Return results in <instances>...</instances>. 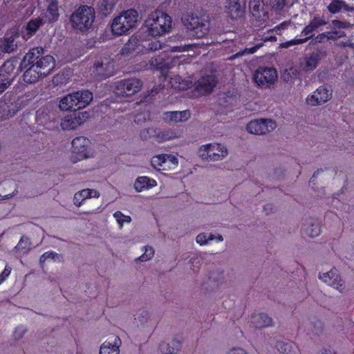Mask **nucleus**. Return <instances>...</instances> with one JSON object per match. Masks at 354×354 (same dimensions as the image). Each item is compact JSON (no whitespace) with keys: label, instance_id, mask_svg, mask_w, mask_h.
Returning a JSON list of instances; mask_svg holds the SVG:
<instances>
[{"label":"nucleus","instance_id":"1","mask_svg":"<svg viewBox=\"0 0 354 354\" xmlns=\"http://www.w3.org/2000/svg\"><path fill=\"white\" fill-rule=\"evenodd\" d=\"M43 48H32L24 56L21 63V67L26 68L32 64L44 77L48 75L54 68L55 59L50 55H43Z\"/></svg>","mask_w":354,"mask_h":354},{"label":"nucleus","instance_id":"2","mask_svg":"<svg viewBox=\"0 0 354 354\" xmlns=\"http://www.w3.org/2000/svg\"><path fill=\"white\" fill-rule=\"evenodd\" d=\"M171 22L169 15L160 10H155L149 15L145 25L149 35L156 37L168 32L171 28Z\"/></svg>","mask_w":354,"mask_h":354},{"label":"nucleus","instance_id":"3","mask_svg":"<svg viewBox=\"0 0 354 354\" xmlns=\"http://www.w3.org/2000/svg\"><path fill=\"white\" fill-rule=\"evenodd\" d=\"M95 19L94 8L88 6H82L72 13L70 21L74 29L84 32L92 27Z\"/></svg>","mask_w":354,"mask_h":354},{"label":"nucleus","instance_id":"4","mask_svg":"<svg viewBox=\"0 0 354 354\" xmlns=\"http://www.w3.org/2000/svg\"><path fill=\"white\" fill-rule=\"evenodd\" d=\"M138 13L134 9H129L120 12L111 23V28L114 35L120 36L127 33L135 27L138 21Z\"/></svg>","mask_w":354,"mask_h":354},{"label":"nucleus","instance_id":"5","mask_svg":"<svg viewBox=\"0 0 354 354\" xmlns=\"http://www.w3.org/2000/svg\"><path fill=\"white\" fill-rule=\"evenodd\" d=\"M199 157L207 161H218L225 158L228 151L225 145L212 142L202 145L198 150Z\"/></svg>","mask_w":354,"mask_h":354},{"label":"nucleus","instance_id":"6","mask_svg":"<svg viewBox=\"0 0 354 354\" xmlns=\"http://www.w3.org/2000/svg\"><path fill=\"white\" fill-rule=\"evenodd\" d=\"M185 26L192 37L201 38L208 32L209 24L205 17L192 15L186 19Z\"/></svg>","mask_w":354,"mask_h":354},{"label":"nucleus","instance_id":"7","mask_svg":"<svg viewBox=\"0 0 354 354\" xmlns=\"http://www.w3.org/2000/svg\"><path fill=\"white\" fill-rule=\"evenodd\" d=\"M218 83L217 77L214 74L201 76L194 82V95L196 97L209 95Z\"/></svg>","mask_w":354,"mask_h":354},{"label":"nucleus","instance_id":"8","mask_svg":"<svg viewBox=\"0 0 354 354\" xmlns=\"http://www.w3.org/2000/svg\"><path fill=\"white\" fill-rule=\"evenodd\" d=\"M142 82L139 79H127L118 82L115 88V93L122 97L131 96L140 91Z\"/></svg>","mask_w":354,"mask_h":354},{"label":"nucleus","instance_id":"9","mask_svg":"<svg viewBox=\"0 0 354 354\" xmlns=\"http://www.w3.org/2000/svg\"><path fill=\"white\" fill-rule=\"evenodd\" d=\"M318 278L323 283L337 290L340 292H343L346 289L345 282L335 268H333L327 272H319Z\"/></svg>","mask_w":354,"mask_h":354},{"label":"nucleus","instance_id":"10","mask_svg":"<svg viewBox=\"0 0 354 354\" xmlns=\"http://www.w3.org/2000/svg\"><path fill=\"white\" fill-rule=\"evenodd\" d=\"M250 9L254 17V26L263 28L268 25V14L264 9L262 0H250Z\"/></svg>","mask_w":354,"mask_h":354},{"label":"nucleus","instance_id":"11","mask_svg":"<svg viewBox=\"0 0 354 354\" xmlns=\"http://www.w3.org/2000/svg\"><path fill=\"white\" fill-rule=\"evenodd\" d=\"M253 79L261 86L270 87L277 79V72L273 68L260 67L254 73Z\"/></svg>","mask_w":354,"mask_h":354},{"label":"nucleus","instance_id":"12","mask_svg":"<svg viewBox=\"0 0 354 354\" xmlns=\"http://www.w3.org/2000/svg\"><path fill=\"white\" fill-rule=\"evenodd\" d=\"M277 127L276 122L271 119H257L247 124L249 133L255 135H263L272 131Z\"/></svg>","mask_w":354,"mask_h":354},{"label":"nucleus","instance_id":"13","mask_svg":"<svg viewBox=\"0 0 354 354\" xmlns=\"http://www.w3.org/2000/svg\"><path fill=\"white\" fill-rule=\"evenodd\" d=\"M327 24V21L319 15H315L309 21L308 24L301 31V35L307 36L304 39H295L291 43L292 44H300L307 41L309 39L312 38L313 35L312 33L318 30L321 26Z\"/></svg>","mask_w":354,"mask_h":354},{"label":"nucleus","instance_id":"14","mask_svg":"<svg viewBox=\"0 0 354 354\" xmlns=\"http://www.w3.org/2000/svg\"><path fill=\"white\" fill-rule=\"evenodd\" d=\"M332 97V92L326 86L317 88L312 94L308 95L306 99V103L312 106H318L328 102Z\"/></svg>","mask_w":354,"mask_h":354},{"label":"nucleus","instance_id":"15","mask_svg":"<svg viewBox=\"0 0 354 354\" xmlns=\"http://www.w3.org/2000/svg\"><path fill=\"white\" fill-rule=\"evenodd\" d=\"M89 147L90 140L84 136L77 137L72 141L73 153L76 154L77 160L90 157Z\"/></svg>","mask_w":354,"mask_h":354},{"label":"nucleus","instance_id":"16","mask_svg":"<svg viewBox=\"0 0 354 354\" xmlns=\"http://www.w3.org/2000/svg\"><path fill=\"white\" fill-rule=\"evenodd\" d=\"M93 73L97 77L106 78L114 73V63L110 57H104L95 64Z\"/></svg>","mask_w":354,"mask_h":354},{"label":"nucleus","instance_id":"17","mask_svg":"<svg viewBox=\"0 0 354 354\" xmlns=\"http://www.w3.org/2000/svg\"><path fill=\"white\" fill-rule=\"evenodd\" d=\"M225 8L231 19H238L244 15L245 1V0H227Z\"/></svg>","mask_w":354,"mask_h":354},{"label":"nucleus","instance_id":"18","mask_svg":"<svg viewBox=\"0 0 354 354\" xmlns=\"http://www.w3.org/2000/svg\"><path fill=\"white\" fill-rule=\"evenodd\" d=\"M122 341L118 336H113L105 341L100 348V354H120Z\"/></svg>","mask_w":354,"mask_h":354},{"label":"nucleus","instance_id":"19","mask_svg":"<svg viewBox=\"0 0 354 354\" xmlns=\"http://www.w3.org/2000/svg\"><path fill=\"white\" fill-rule=\"evenodd\" d=\"M302 230L310 237H317L321 234V225L317 219L306 218L304 220Z\"/></svg>","mask_w":354,"mask_h":354},{"label":"nucleus","instance_id":"20","mask_svg":"<svg viewBox=\"0 0 354 354\" xmlns=\"http://www.w3.org/2000/svg\"><path fill=\"white\" fill-rule=\"evenodd\" d=\"M71 95L76 110L84 108L93 100V93L87 90L73 93Z\"/></svg>","mask_w":354,"mask_h":354},{"label":"nucleus","instance_id":"21","mask_svg":"<svg viewBox=\"0 0 354 354\" xmlns=\"http://www.w3.org/2000/svg\"><path fill=\"white\" fill-rule=\"evenodd\" d=\"M321 60L319 53H311L307 55L300 63V69L308 72L314 71Z\"/></svg>","mask_w":354,"mask_h":354},{"label":"nucleus","instance_id":"22","mask_svg":"<svg viewBox=\"0 0 354 354\" xmlns=\"http://www.w3.org/2000/svg\"><path fill=\"white\" fill-rule=\"evenodd\" d=\"M100 192L94 189H82L75 194L73 197V203L77 207H80L84 201L91 198H99Z\"/></svg>","mask_w":354,"mask_h":354},{"label":"nucleus","instance_id":"23","mask_svg":"<svg viewBox=\"0 0 354 354\" xmlns=\"http://www.w3.org/2000/svg\"><path fill=\"white\" fill-rule=\"evenodd\" d=\"M250 323L257 328L270 327L273 325L272 319L263 313L252 315Z\"/></svg>","mask_w":354,"mask_h":354},{"label":"nucleus","instance_id":"24","mask_svg":"<svg viewBox=\"0 0 354 354\" xmlns=\"http://www.w3.org/2000/svg\"><path fill=\"white\" fill-rule=\"evenodd\" d=\"M191 117L189 110L183 111H170L164 113V120L167 122H180L187 121Z\"/></svg>","mask_w":354,"mask_h":354},{"label":"nucleus","instance_id":"25","mask_svg":"<svg viewBox=\"0 0 354 354\" xmlns=\"http://www.w3.org/2000/svg\"><path fill=\"white\" fill-rule=\"evenodd\" d=\"M327 9L331 14H337L342 11H354V7L348 6L344 0H331L327 6Z\"/></svg>","mask_w":354,"mask_h":354},{"label":"nucleus","instance_id":"26","mask_svg":"<svg viewBox=\"0 0 354 354\" xmlns=\"http://www.w3.org/2000/svg\"><path fill=\"white\" fill-rule=\"evenodd\" d=\"M181 342L174 338L170 342H162L159 346L161 354H176L180 350Z\"/></svg>","mask_w":354,"mask_h":354},{"label":"nucleus","instance_id":"27","mask_svg":"<svg viewBox=\"0 0 354 354\" xmlns=\"http://www.w3.org/2000/svg\"><path fill=\"white\" fill-rule=\"evenodd\" d=\"M157 183L154 179L147 176L138 177L134 183V188L138 192H141L145 189H149L156 186Z\"/></svg>","mask_w":354,"mask_h":354},{"label":"nucleus","instance_id":"28","mask_svg":"<svg viewBox=\"0 0 354 354\" xmlns=\"http://www.w3.org/2000/svg\"><path fill=\"white\" fill-rule=\"evenodd\" d=\"M59 17L57 0H48L46 18L50 23L56 21Z\"/></svg>","mask_w":354,"mask_h":354},{"label":"nucleus","instance_id":"29","mask_svg":"<svg viewBox=\"0 0 354 354\" xmlns=\"http://www.w3.org/2000/svg\"><path fill=\"white\" fill-rule=\"evenodd\" d=\"M27 69L24 73L23 78L24 81L32 84L36 82L40 77H44L43 75L40 74L39 71L35 68V67L30 64L28 67H26Z\"/></svg>","mask_w":354,"mask_h":354},{"label":"nucleus","instance_id":"30","mask_svg":"<svg viewBox=\"0 0 354 354\" xmlns=\"http://www.w3.org/2000/svg\"><path fill=\"white\" fill-rule=\"evenodd\" d=\"M137 50H140L139 39L137 37H131L122 48L121 54L123 55H129Z\"/></svg>","mask_w":354,"mask_h":354},{"label":"nucleus","instance_id":"31","mask_svg":"<svg viewBox=\"0 0 354 354\" xmlns=\"http://www.w3.org/2000/svg\"><path fill=\"white\" fill-rule=\"evenodd\" d=\"M15 70V66L12 62L8 61L6 62L1 67H0V76L3 79H10V82L14 80L13 72Z\"/></svg>","mask_w":354,"mask_h":354},{"label":"nucleus","instance_id":"32","mask_svg":"<svg viewBox=\"0 0 354 354\" xmlns=\"http://www.w3.org/2000/svg\"><path fill=\"white\" fill-rule=\"evenodd\" d=\"M44 23V17L39 16L35 19H31L27 24L26 30L28 34L32 35L35 33L39 28Z\"/></svg>","mask_w":354,"mask_h":354},{"label":"nucleus","instance_id":"33","mask_svg":"<svg viewBox=\"0 0 354 354\" xmlns=\"http://www.w3.org/2000/svg\"><path fill=\"white\" fill-rule=\"evenodd\" d=\"M62 111H75V104L73 100L71 93L63 97L59 102V105Z\"/></svg>","mask_w":354,"mask_h":354},{"label":"nucleus","instance_id":"34","mask_svg":"<svg viewBox=\"0 0 354 354\" xmlns=\"http://www.w3.org/2000/svg\"><path fill=\"white\" fill-rule=\"evenodd\" d=\"M151 166L158 170H165L167 167L165 154L153 156L151 160ZM169 167V165H167Z\"/></svg>","mask_w":354,"mask_h":354},{"label":"nucleus","instance_id":"35","mask_svg":"<svg viewBox=\"0 0 354 354\" xmlns=\"http://www.w3.org/2000/svg\"><path fill=\"white\" fill-rule=\"evenodd\" d=\"M180 136V133L179 132L173 130L164 131L157 135V138L160 142L178 138Z\"/></svg>","mask_w":354,"mask_h":354},{"label":"nucleus","instance_id":"36","mask_svg":"<svg viewBox=\"0 0 354 354\" xmlns=\"http://www.w3.org/2000/svg\"><path fill=\"white\" fill-rule=\"evenodd\" d=\"M61 127L64 130L75 129L78 125L74 116L68 115L65 117L61 122Z\"/></svg>","mask_w":354,"mask_h":354},{"label":"nucleus","instance_id":"37","mask_svg":"<svg viewBox=\"0 0 354 354\" xmlns=\"http://www.w3.org/2000/svg\"><path fill=\"white\" fill-rule=\"evenodd\" d=\"M1 49L6 53H10L13 51L16 47L14 44V39L12 37L4 38L0 44Z\"/></svg>","mask_w":354,"mask_h":354},{"label":"nucleus","instance_id":"38","mask_svg":"<svg viewBox=\"0 0 354 354\" xmlns=\"http://www.w3.org/2000/svg\"><path fill=\"white\" fill-rule=\"evenodd\" d=\"M144 253L136 259V261H139L141 262H145L150 259H151L155 253V250L151 246H145L143 248Z\"/></svg>","mask_w":354,"mask_h":354},{"label":"nucleus","instance_id":"39","mask_svg":"<svg viewBox=\"0 0 354 354\" xmlns=\"http://www.w3.org/2000/svg\"><path fill=\"white\" fill-rule=\"evenodd\" d=\"M30 248V242L26 237H21L15 249L22 254L27 253Z\"/></svg>","mask_w":354,"mask_h":354},{"label":"nucleus","instance_id":"40","mask_svg":"<svg viewBox=\"0 0 354 354\" xmlns=\"http://www.w3.org/2000/svg\"><path fill=\"white\" fill-rule=\"evenodd\" d=\"M293 344L290 342L278 341L276 343V348L281 353L286 354L290 352Z\"/></svg>","mask_w":354,"mask_h":354},{"label":"nucleus","instance_id":"41","mask_svg":"<svg viewBox=\"0 0 354 354\" xmlns=\"http://www.w3.org/2000/svg\"><path fill=\"white\" fill-rule=\"evenodd\" d=\"M113 217L120 225V228L123 227L124 223H129L131 221L129 216L124 215L120 211L115 212L113 214Z\"/></svg>","mask_w":354,"mask_h":354},{"label":"nucleus","instance_id":"42","mask_svg":"<svg viewBox=\"0 0 354 354\" xmlns=\"http://www.w3.org/2000/svg\"><path fill=\"white\" fill-rule=\"evenodd\" d=\"M61 256L53 251H48L44 253L39 259V263L42 265L46 260L52 259L53 261H60Z\"/></svg>","mask_w":354,"mask_h":354},{"label":"nucleus","instance_id":"43","mask_svg":"<svg viewBox=\"0 0 354 354\" xmlns=\"http://www.w3.org/2000/svg\"><path fill=\"white\" fill-rule=\"evenodd\" d=\"M113 0H102L100 3V10L104 15H107L111 13L114 8Z\"/></svg>","mask_w":354,"mask_h":354},{"label":"nucleus","instance_id":"44","mask_svg":"<svg viewBox=\"0 0 354 354\" xmlns=\"http://www.w3.org/2000/svg\"><path fill=\"white\" fill-rule=\"evenodd\" d=\"M16 113V111H13L12 113L10 110L8 109V106L7 104H4L0 106V118L2 120H6L10 117H12Z\"/></svg>","mask_w":354,"mask_h":354},{"label":"nucleus","instance_id":"45","mask_svg":"<svg viewBox=\"0 0 354 354\" xmlns=\"http://www.w3.org/2000/svg\"><path fill=\"white\" fill-rule=\"evenodd\" d=\"M326 37L328 40L335 41L341 37H343L346 35L344 31L340 30H331L328 32H326Z\"/></svg>","mask_w":354,"mask_h":354},{"label":"nucleus","instance_id":"46","mask_svg":"<svg viewBox=\"0 0 354 354\" xmlns=\"http://www.w3.org/2000/svg\"><path fill=\"white\" fill-rule=\"evenodd\" d=\"M286 3V0H268V4L274 10H281Z\"/></svg>","mask_w":354,"mask_h":354},{"label":"nucleus","instance_id":"47","mask_svg":"<svg viewBox=\"0 0 354 354\" xmlns=\"http://www.w3.org/2000/svg\"><path fill=\"white\" fill-rule=\"evenodd\" d=\"M73 116L75 121L77 122V125L80 126L84 123L90 118V114L87 111H83L75 114Z\"/></svg>","mask_w":354,"mask_h":354},{"label":"nucleus","instance_id":"48","mask_svg":"<svg viewBox=\"0 0 354 354\" xmlns=\"http://www.w3.org/2000/svg\"><path fill=\"white\" fill-rule=\"evenodd\" d=\"M259 48V46H254V47H252V48H245L244 50H241L239 52H238L237 53L233 55L232 56H231L230 57V59L232 60L236 57H239L241 56H243L246 54H252L254 53L257 48Z\"/></svg>","mask_w":354,"mask_h":354},{"label":"nucleus","instance_id":"49","mask_svg":"<svg viewBox=\"0 0 354 354\" xmlns=\"http://www.w3.org/2000/svg\"><path fill=\"white\" fill-rule=\"evenodd\" d=\"M331 24L334 28L346 29L350 28L351 26V24L349 22L337 19L333 20Z\"/></svg>","mask_w":354,"mask_h":354},{"label":"nucleus","instance_id":"50","mask_svg":"<svg viewBox=\"0 0 354 354\" xmlns=\"http://www.w3.org/2000/svg\"><path fill=\"white\" fill-rule=\"evenodd\" d=\"M150 64L156 68H162L164 67V59L160 56L157 57H152L150 61Z\"/></svg>","mask_w":354,"mask_h":354},{"label":"nucleus","instance_id":"51","mask_svg":"<svg viewBox=\"0 0 354 354\" xmlns=\"http://www.w3.org/2000/svg\"><path fill=\"white\" fill-rule=\"evenodd\" d=\"M326 41H328V39L326 37V33L323 32V33L317 35L316 37L313 38V39L310 44L312 45H315L317 44L324 43Z\"/></svg>","mask_w":354,"mask_h":354},{"label":"nucleus","instance_id":"52","mask_svg":"<svg viewBox=\"0 0 354 354\" xmlns=\"http://www.w3.org/2000/svg\"><path fill=\"white\" fill-rule=\"evenodd\" d=\"M163 45L158 40H153L149 43L147 48L150 50L163 49Z\"/></svg>","mask_w":354,"mask_h":354},{"label":"nucleus","instance_id":"53","mask_svg":"<svg viewBox=\"0 0 354 354\" xmlns=\"http://www.w3.org/2000/svg\"><path fill=\"white\" fill-rule=\"evenodd\" d=\"M196 241L201 245L208 244V237L207 233H201L197 235L196 238Z\"/></svg>","mask_w":354,"mask_h":354},{"label":"nucleus","instance_id":"54","mask_svg":"<svg viewBox=\"0 0 354 354\" xmlns=\"http://www.w3.org/2000/svg\"><path fill=\"white\" fill-rule=\"evenodd\" d=\"M11 84L10 79H3L0 76V94Z\"/></svg>","mask_w":354,"mask_h":354},{"label":"nucleus","instance_id":"55","mask_svg":"<svg viewBox=\"0 0 354 354\" xmlns=\"http://www.w3.org/2000/svg\"><path fill=\"white\" fill-rule=\"evenodd\" d=\"M26 332V330L23 326L17 327L14 333L15 339H19L22 338Z\"/></svg>","mask_w":354,"mask_h":354},{"label":"nucleus","instance_id":"56","mask_svg":"<svg viewBox=\"0 0 354 354\" xmlns=\"http://www.w3.org/2000/svg\"><path fill=\"white\" fill-rule=\"evenodd\" d=\"M11 268L6 266L3 271L0 274V284L6 280V279L10 275Z\"/></svg>","mask_w":354,"mask_h":354},{"label":"nucleus","instance_id":"57","mask_svg":"<svg viewBox=\"0 0 354 354\" xmlns=\"http://www.w3.org/2000/svg\"><path fill=\"white\" fill-rule=\"evenodd\" d=\"M165 158L167 165H169L168 163H171L174 166H176L178 165V159L174 156L165 154Z\"/></svg>","mask_w":354,"mask_h":354},{"label":"nucleus","instance_id":"58","mask_svg":"<svg viewBox=\"0 0 354 354\" xmlns=\"http://www.w3.org/2000/svg\"><path fill=\"white\" fill-rule=\"evenodd\" d=\"M291 24V21H283V23L280 24L279 25L277 26L274 27V29H272L271 31H277V30H285V29H287L288 27Z\"/></svg>","mask_w":354,"mask_h":354},{"label":"nucleus","instance_id":"59","mask_svg":"<svg viewBox=\"0 0 354 354\" xmlns=\"http://www.w3.org/2000/svg\"><path fill=\"white\" fill-rule=\"evenodd\" d=\"M227 354H248V353L240 347H235L229 350Z\"/></svg>","mask_w":354,"mask_h":354},{"label":"nucleus","instance_id":"60","mask_svg":"<svg viewBox=\"0 0 354 354\" xmlns=\"http://www.w3.org/2000/svg\"><path fill=\"white\" fill-rule=\"evenodd\" d=\"M208 237V242L213 240H216L218 242H221L223 241V238L221 234H218L217 235L215 234H207Z\"/></svg>","mask_w":354,"mask_h":354},{"label":"nucleus","instance_id":"61","mask_svg":"<svg viewBox=\"0 0 354 354\" xmlns=\"http://www.w3.org/2000/svg\"><path fill=\"white\" fill-rule=\"evenodd\" d=\"M145 120H146V116H145V114H143V113L137 114L135 117V122L138 124L144 122Z\"/></svg>","mask_w":354,"mask_h":354},{"label":"nucleus","instance_id":"62","mask_svg":"<svg viewBox=\"0 0 354 354\" xmlns=\"http://www.w3.org/2000/svg\"><path fill=\"white\" fill-rule=\"evenodd\" d=\"M323 328V324L320 321L316 322V328L314 330L315 333H318L319 332L322 331Z\"/></svg>","mask_w":354,"mask_h":354},{"label":"nucleus","instance_id":"63","mask_svg":"<svg viewBox=\"0 0 354 354\" xmlns=\"http://www.w3.org/2000/svg\"><path fill=\"white\" fill-rule=\"evenodd\" d=\"M177 82V79L176 78H173L171 81V86L176 88H178V89H184L185 87L181 85V83L179 82V85L178 86H176L175 84V83Z\"/></svg>","mask_w":354,"mask_h":354},{"label":"nucleus","instance_id":"64","mask_svg":"<svg viewBox=\"0 0 354 354\" xmlns=\"http://www.w3.org/2000/svg\"><path fill=\"white\" fill-rule=\"evenodd\" d=\"M349 48H354V37H351L348 39Z\"/></svg>","mask_w":354,"mask_h":354}]
</instances>
